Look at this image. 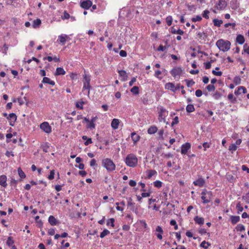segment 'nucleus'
Masks as SVG:
<instances>
[{
	"label": "nucleus",
	"mask_w": 249,
	"mask_h": 249,
	"mask_svg": "<svg viewBox=\"0 0 249 249\" xmlns=\"http://www.w3.org/2000/svg\"><path fill=\"white\" fill-rule=\"evenodd\" d=\"M102 166L109 172H111L115 170L116 165L112 160L109 158H106L102 160Z\"/></svg>",
	"instance_id": "nucleus-1"
},
{
	"label": "nucleus",
	"mask_w": 249,
	"mask_h": 249,
	"mask_svg": "<svg viewBox=\"0 0 249 249\" xmlns=\"http://www.w3.org/2000/svg\"><path fill=\"white\" fill-rule=\"evenodd\" d=\"M216 45L220 51L225 52L230 50L231 42L229 41L220 39L217 41Z\"/></svg>",
	"instance_id": "nucleus-2"
},
{
	"label": "nucleus",
	"mask_w": 249,
	"mask_h": 249,
	"mask_svg": "<svg viewBox=\"0 0 249 249\" xmlns=\"http://www.w3.org/2000/svg\"><path fill=\"white\" fill-rule=\"evenodd\" d=\"M125 164L129 167H135L138 164V159L133 154H128L125 159Z\"/></svg>",
	"instance_id": "nucleus-3"
},
{
	"label": "nucleus",
	"mask_w": 249,
	"mask_h": 249,
	"mask_svg": "<svg viewBox=\"0 0 249 249\" xmlns=\"http://www.w3.org/2000/svg\"><path fill=\"white\" fill-rule=\"evenodd\" d=\"M158 120L159 122L166 123V118L168 115V111L162 107H158Z\"/></svg>",
	"instance_id": "nucleus-4"
},
{
	"label": "nucleus",
	"mask_w": 249,
	"mask_h": 249,
	"mask_svg": "<svg viewBox=\"0 0 249 249\" xmlns=\"http://www.w3.org/2000/svg\"><path fill=\"white\" fill-rule=\"evenodd\" d=\"M201 198L202 200L203 204H206L210 202L213 198V195L211 191L204 190L201 193Z\"/></svg>",
	"instance_id": "nucleus-5"
},
{
	"label": "nucleus",
	"mask_w": 249,
	"mask_h": 249,
	"mask_svg": "<svg viewBox=\"0 0 249 249\" xmlns=\"http://www.w3.org/2000/svg\"><path fill=\"white\" fill-rule=\"evenodd\" d=\"M98 119V117L97 116L92 117L91 119V120H89L86 117L84 118V121L87 123L86 128L87 129H89L90 130H93L95 128V122Z\"/></svg>",
	"instance_id": "nucleus-6"
},
{
	"label": "nucleus",
	"mask_w": 249,
	"mask_h": 249,
	"mask_svg": "<svg viewBox=\"0 0 249 249\" xmlns=\"http://www.w3.org/2000/svg\"><path fill=\"white\" fill-rule=\"evenodd\" d=\"M90 76L89 75H87L85 73L83 75V90L85 89H88V93L89 94V89L90 88Z\"/></svg>",
	"instance_id": "nucleus-7"
},
{
	"label": "nucleus",
	"mask_w": 249,
	"mask_h": 249,
	"mask_svg": "<svg viewBox=\"0 0 249 249\" xmlns=\"http://www.w3.org/2000/svg\"><path fill=\"white\" fill-rule=\"evenodd\" d=\"M40 128L47 134H50L52 132V127L47 122L41 123L40 125Z\"/></svg>",
	"instance_id": "nucleus-8"
},
{
	"label": "nucleus",
	"mask_w": 249,
	"mask_h": 249,
	"mask_svg": "<svg viewBox=\"0 0 249 249\" xmlns=\"http://www.w3.org/2000/svg\"><path fill=\"white\" fill-rule=\"evenodd\" d=\"M170 73L174 78L179 77L182 74V70L180 67L174 68L171 71Z\"/></svg>",
	"instance_id": "nucleus-9"
},
{
	"label": "nucleus",
	"mask_w": 249,
	"mask_h": 249,
	"mask_svg": "<svg viewBox=\"0 0 249 249\" xmlns=\"http://www.w3.org/2000/svg\"><path fill=\"white\" fill-rule=\"evenodd\" d=\"M69 36L65 34H61L58 36L57 42L62 45H64L67 40H69Z\"/></svg>",
	"instance_id": "nucleus-10"
},
{
	"label": "nucleus",
	"mask_w": 249,
	"mask_h": 249,
	"mask_svg": "<svg viewBox=\"0 0 249 249\" xmlns=\"http://www.w3.org/2000/svg\"><path fill=\"white\" fill-rule=\"evenodd\" d=\"M155 234L156 235L157 238L160 240L162 239V234H163V230L160 226H158L155 231Z\"/></svg>",
	"instance_id": "nucleus-11"
},
{
	"label": "nucleus",
	"mask_w": 249,
	"mask_h": 249,
	"mask_svg": "<svg viewBox=\"0 0 249 249\" xmlns=\"http://www.w3.org/2000/svg\"><path fill=\"white\" fill-rule=\"evenodd\" d=\"M7 119L9 121V124L11 126H14L15 123L17 119V116L14 113H10L7 117Z\"/></svg>",
	"instance_id": "nucleus-12"
},
{
	"label": "nucleus",
	"mask_w": 249,
	"mask_h": 249,
	"mask_svg": "<svg viewBox=\"0 0 249 249\" xmlns=\"http://www.w3.org/2000/svg\"><path fill=\"white\" fill-rule=\"evenodd\" d=\"M207 37L206 34L202 32H197L196 33V39H197L199 42L205 41Z\"/></svg>",
	"instance_id": "nucleus-13"
},
{
	"label": "nucleus",
	"mask_w": 249,
	"mask_h": 249,
	"mask_svg": "<svg viewBox=\"0 0 249 249\" xmlns=\"http://www.w3.org/2000/svg\"><path fill=\"white\" fill-rule=\"evenodd\" d=\"M227 6V3L225 0H219L215 7L220 10H224Z\"/></svg>",
	"instance_id": "nucleus-14"
},
{
	"label": "nucleus",
	"mask_w": 249,
	"mask_h": 249,
	"mask_svg": "<svg viewBox=\"0 0 249 249\" xmlns=\"http://www.w3.org/2000/svg\"><path fill=\"white\" fill-rule=\"evenodd\" d=\"M92 2L91 0H87L81 2L80 6L84 9L88 10L92 6Z\"/></svg>",
	"instance_id": "nucleus-15"
},
{
	"label": "nucleus",
	"mask_w": 249,
	"mask_h": 249,
	"mask_svg": "<svg viewBox=\"0 0 249 249\" xmlns=\"http://www.w3.org/2000/svg\"><path fill=\"white\" fill-rule=\"evenodd\" d=\"M190 148L191 144L189 142H186L183 144L181 147V153L183 155H185Z\"/></svg>",
	"instance_id": "nucleus-16"
},
{
	"label": "nucleus",
	"mask_w": 249,
	"mask_h": 249,
	"mask_svg": "<svg viewBox=\"0 0 249 249\" xmlns=\"http://www.w3.org/2000/svg\"><path fill=\"white\" fill-rule=\"evenodd\" d=\"M205 183V179L202 178H199L193 182V184L195 186L202 187Z\"/></svg>",
	"instance_id": "nucleus-17"
},
{
	"label": "nucleus",
	"mask_w": 249,
	"mask_h": 249,
	"mask_svg": "<svg viewBox=\"0 0 249 249\" xmlns=\"http://www.w3.org/2000/svg\"><path fill=\"white\" fill-rule=\"evenodd\" d=\"M165 89L170 90L171 91L175 92L176 91V87L174 84L171 82L167 83L165 85Z\"/></svg>",
	"instance_id": "nucleus-18"
},
{
	"label": "nucleus",
	"mask_w": 249,
	"mask_h": 249,
	"mask_svg": "<svg viewBox=\"0 0 249 249\" xmlns=\"http://www.w3.org/2000/svg\"><path fill=\"white\" fill-rule=\"evenodd\" d=\"M241 92L243 93H246L247 90L246 88L243 86H239L237 88V90L234 91V94L236 95H239L241 93Z\"/></svg>",
	"instance_id": "nucleus-19"
},
{
	"label": "nucleus",
	"mask_w": 249,
	"mask_h": 249,
	"mask_svg": "<svg viewBox=\"0 0 249 249\" xmlns=\"http://www.w3.org/2000/svg\"><path fill=\"white\" fill-rule=\"evenodd\" d=\"M120 123V122L119 119H113L111 123V126L113 129L116 130L118 128Z\"/></svg>",
	"instance_id": "nucleus-20"
},
{
	"label": "nucleus",
	"mask_w": 249,
	"mask_h": 249,
	"mask_svg": "<svg viewBox=\"0 0 249 249\" xmlns=\"http://www.w3.org/2000/svg\"><path fill=\"white\" fill-rule=\"evenodd\" d=\"M7 177L5 175L0 176V185L3 187H6L7 184Z\"/></svg>",
	"instance_id": "nucleus-21"
},
{
	"label": "nucleus",
	"mask_w": 249,
	"mask_h": 249,
	"mask_svg": "<svg viewBox=\"0 0 249 249\" xmlns=\"http://www.w3.org/2000/svg\"><path fill=\"white\" fill-rule=\"evenodd\" d=\"M42 82L44 84H48L53 86L55 85V82L47 77H43Z\"/></svg>",
	"instance_id": "nucleus-22"
},
{
	"label": "nucleus",
	"mask_w": 249,
	"mask_h": 249,
	"mask_svg": "<svg viewBox=\"0 0 249 249\" xmlns=\"http://www.w3.org/2000/svg\"><path fill=\"white\" fill-rule=\"evenodd\" d=\"M131 137L134 144L139 141L140 139V136L137 135L135 132H133L131 134Z\"/></svg>",
	"instance_id": "nucleus-23"
},
{
	"label": "nucleus",
	"mask_w": 249,
	"mask_h": 249,
	"mask_svg": "<svg viewBox=\"0 0 249 249\" xmlns=\"http://www.w3.org/2000/svg\"><path fill=\"white\" fill-rule=\"evenodd\" d=\"M66 71L63 68L58 67L56 69V71L54 73L55 76H58L60 75H65Z\"/></svg>",
	"instance_id": "nucleus-24"
},
{
	"label": "nucleus",
	"mask_w": 249,
	"mask_h": 249,
	"mask_svg": "<svg viewBox=\"0 0 249 249\" xmlns=\"http://www.w3.org/2000/svg\"><path fill=\"white\" fill-rule=\"evenodd\" d=\"M48 221L52 226L56 225L58 224L56 219L53 215H50L49 217Z\"/></svg>",
	"instance_id": "nucleus-25"
},
{
	"label": "nucleus",
	"mask_w": 249,
	"mask_h": 249,
	"mask_svg": "<svg viewBox=\"0 0 249 249\" xmlns=\"http://www.w3.org/2000/svg\"><path fill=\"white\" fill-rule=\"evenodd\" d=\"M147 178L148 179L151 178L153 176L156 175L157 172L155 170H148L146 172Z\"/></svg>",
	"instance_id": "nucleus-26"
},
{
	"label": "nucleus",
	"mask_w": 249,
	"mask_h": 249,
	"mask_svg": "<svg viewBox=\"0 0 249 249\" xmlns=\"http://www.w3.org/2000/svg\"><path fill=\"white\" fill-rule=\"evenodd\" d=\"M171 33L173 34H178L179 35H182L184 34V31L180 29H178V30H176L175 28L173 27L171 28Z\"/></svg>",
	"instance_id": "nucleus-27"
},
{
	"label": "nucleus",
	"mask_w": 249,
	"mask_h": 249,
	"mask_svg": "<svg viewBox=\"0 0 249 249\" xmlns=\"http://www.w3.org/2000/svg\"><path fill=\"white\" fill-rule=\"evenodd\" d=\"M245 39L242 35H238L236 36V41L239 44L242 45L245 42Z\"/></svg>",
	"instance_id": "nucleus-28"
},
{
	"label": "nucleus",
	"mask_w": 249,
	"mask_h": 249,
	"mask_svg": "<svg viewBox=\"0 0 249 249\" xmlns=\"http://www.w3.org/2000/svg\"><path fill=\"white\" fill-rule=\"evenodd\" d=\"M194 220L196 223H197L200 225H203L204 223V219L203 217H200L198 216H196L194 217Z\"/></svg>",
	"instance_id": "nucleus-29"
},
{
	"label": "nucleus",
	"mask_w": 249,
	"mask_h": 249,
	"mask_svg": "<svg viewBox=\"0 0 249 249\" xmlns=\"http://www.w3.org/2000/svg\"><path fill=\"white\" fill-rule=\"evenodd\" d=\"M119 75L123 78L122 80L125 81L127 80V73L124 70H119L118 71Z\"/></svg>",
	"instance_id": "nucleus-30"
},
{
	"label": "nucleus",
	"mask_w": 249,
	"mask_h": 249,
	"mask_svg": "<svg viewBox=\"0 0 249 249\" xmlns=\"http://www.w3.org/2000/svg\"><path fill=\"white\" fill-rule=\"evenodd\" d=\"M158 131V128L155 125L151 126L147 130V132L149 134H154Z\"/></svg>",
	"instance_id": "nucleus-31"
},
{
	"label": "nucleus",
	"mask_w": 249,
	"mask_h": 249,
	"mask_svg": "<svg viewBox=\"0 0 249 249\" xmlns=\"http://www.w3.org/2000/svg\"><path fill=\"white\" fill-rule=\"evenodd\" d=\"M240 220V217L239 216H231V221L232 224L234 225L236 224Z\"/></svg>",
	"instance_id": "nucleus-32"
},
{
	"label": "nucleus",
	"mask_w": 249,
	"mask_h": 249,
	"mask_svg": "<svg viewBox=\"0 0 249 249\" xmlns=\"http://www.w3.org/2000/svg\"><path fill=\"white\" fill-rule=\"evenodd\" d=\"M226 178L227 179V180H228L229 182L231 183L233 182L235 180V178H234V177L232 175L229 173H227L226 174Z\"/></svg>",
	"instance_id": "nucleus-33"
},
{
	"label": "nucleus",
	"mask_w": 249,
	"mask_h": 249,
	"mask_svg": "<svg viewBox=\"0 0 249 249\" xmlns=\"http://www.w3.org/2000/svg\"><path fill=\"white\" fill-rule=\"evenodd\" d=\"M41 23V21L40 19L38 18L34 20L33 22L32 26L33 28H36L38 27Z\"/></svg>",
	"instance_id": "nucleus-34"
},
{
	"label": "nucleus",
	"mask_w": 249,
	"mask_h": 249,
	"mask_svg": "<svg viewBox=\"0 0 249 249\" xmlns=\"http://www.w3.org/2000/svg\"><path fill=\"white\" fill-rule=\"evenodd\" d=\"M186 111L188 113H191L195 111V108L193 104H189L186 107Z\"/></svg>",
	"instance_id": "nucleus-35"
},
{
	"label": "nucleus",
	"mask_w": 249,
	"mask_h": 249,
	"mask_svg": "<svg viewBox=\"0 0 249 249\" xmlns=\"http://www.w3.org/2000/svg\"><path fill=\"white\" fill-rule=\"evenodd\" d=\"M131 92H132L133 94L138 95L140 93L139 88L137 86H134L130 89Z\"/></svg>",
	"instance_id": "nucleus-36"
},
{
	"label": "nucleus",
	"mask_w": 249,
	"mask_h": 249,
	"mask_svg": "<svg viewBox=\"0 0 249 249\" xmlns=\"http://www.w3.org/2000/svg\"><path fill=\"white\" fill-rule=\"evenodd\" d=\"M213 21L214 25L218 27H220L221 25L223 23V21L222 20H219L216 18L213 19Z\"/></svg>",
	"instance_id": "nucleus-37"
},
{
	"label": "nucleus",
	"mask_w": 249,
	"mask_h": 249,
	"mask_svg": "<svg viewBox=\"0 0 249 249\" xmlns=\"http://www.w3.org/2000/svg\"><path fill=\"white\" fill-rule=\"evenodd\" d=\"M135 205V203L132 202V198L130 197L127 202V206L129 207L131 210H133Z\"/></svg>",
	"instance_id": "nucleus-38"
},
{
	"label": "nucleus",
	"mask_w": 249,
	"mask_h": 249,
	"mask_svg": "<svg viewBox=\"0 0 249 249\" xmlns=\"http://www.w3.org/2000/svg\"><path fill=\"white\" fill-rule=\"evenodd\" d=\"M237 149V146L234 143H232L229 146V150L231 151V153H233L234 151H235Z\"/></svg>",
	"instance_id": "nucleus-39"
},
{
	"label": "nucleus",
	"mask_w": 249,
	"mask_h": 249,
	"mask_svg": "<svg viewBox=\"0 0 249 249\" xmlns=\"http://www.w3.org/2000/svg\"><path fill=\"white\" fill-rule=\"evenodd\" d=\"M233 81L235 85H238L241 83V79L239 76H236L234 77Z\"/></svg>",
	"instance_id": "nucleus-40"
},
{
	"label": "nucleus",
	"mask_w": 249,
	"mask_h": 249,
	"mask_svg": "<svg viewBox=\"0 0 249 249\" xmlns=\"http://www.w3.org/2000/svg\"><path fill=\"white\" fill-rule=\"evenodd\" d=\"M18 172L19 176L21 179L25 178L26 175L20 167H19L18 169Z\"/></svg>",
	"instance_id": "nucleus-41"
},
{
	"label": "nucleus",
	"mask_w": 249,
	"mask_h": 249,
	"mask_svg": "<svg viewBox=\"0 0 249 249\" xmlns=\"http://www.w3.org/2000/svg\"><path fill=\"white\" fill-rule=\"evenodd\" d=\"M85 104L84 101H79L77 102L75 104V106L77 108H78L80 109H83V105Z\"/></svg>",
	"instance_id": "nucleus-42"
},
{
	"label": "nucleus",
	"mask_w": 249,
	"mask_h": 249,
	"mask_svg": "<svg viewBox=\"0 0 249 249\" xmlns=\"http://www.w3.org/2000/svg\"><path fill=\"white\" fill-rule=\"evenodd\" d=\"M185 81L186 82L187 86L188 88L192 87L195 84V82L193 80L185 79Z\"/></svg>",
	"instance_id": "nucleus-43"
},
{
	"label": "nucleus",
	"mask_w": 249,
	"mask_h": 249,
	"mask_svg": "<svg viewBox=\"0 0 249 249\" xmlns=\"http://www.w3.org/2000/svg\"><path fill=\"white\" fill-rule=\"evenodd\" d=\"M110 233V231L107 230V229H105L101 233H100V237L101 238H103L104 237H105L106 235L109 234Z\"/></svg>",
	"instance_id": "nucleus-44"
},
{
	"label": "nucleus",
	"mask_w": 249,
	"mask_h": 249,
	"mask_svg": "<svg viewBox=\"0 0 249 249\" xmlns=\"http://www.w3.org/2000/svg\"><path fill=\"white\" fill-rule=\"evenodd\" d=\"M14 244V241L12 237L10 236L7 238V240L6 241V244L9 246H12Z\"/></svg>",
	"instance_id": "nucleus-45"
},
{
	"label": "nucleus",
	"mask_w": 249,
	"mask_h": 249,
	"mask_svg": "<svg viewBox=\"0 0 249 249\" xmlns=\"http://www.w3.org/2000/svg\"><path fill=\"white\" fill-rule=\"evenodd\" d=\"M114 222H115V219L113 218H111L107 220V226L110 225L112 228H114L115 226Z\"/></svg>",
	"instance_id": "nucleus-46"
},
{
	"label": "nucleus",
	"mask_w": 249,
	"mask_h": 249,
	"mask_svg": "<svg viewBox=\"0 0 249 249\" xmlns=\"http://www.w3.org/2000/svg\"><path fill=\"white\" fill-rule=\"evenodd\" d=\"M154 187L160 188L162 186V182L160 180H156L153 182Z\"/></svg>",
	"instance_id": "nucleus-47"
},
{
	"label": "nucleus",
	"mask_w": 249,
	"mask_h": 249,
	"mask_svg": "<svg viewBox=\"0 0 249 249\" xmlns=\"http://www.w3.org/2000/svg\"><path fill=\"white\" fill-rule=\"evenodd\" d=\"M236 229L237 231H245V228L243 225L239 224L236 227Z\"/></svg>",
	"instance_id": "nucleus-48"
},
{
	"label": "nucleus",
	"mask_w": 249,
	"mask_h": 249,
	"mask_svg": "<svg viewBox=\"0 0 249 249\" xmlns=\"http://www.w3.org/2000/svg\"><path fill=\"white\" fill-rule=\"evenodd\" d=\"M200 246L201 248L207 249L208 248V246H210V244L208 242H207L205 241H203L201 243Z\"/></svg>",
	"instance_id": "nucleus-49"
},
{
	"label": "nucleus",
	"mask_w": 249,
	"mask_h": 249,
	"mask_svg": "<svg viewBox=\"0 0 249 249\" xmlns=\"http://www.w3.org/2000/svg\"><path fill=\"white\" fill-rule=\"evenodd\" d=\"M172 21H173V19H172V17L171 16H169L166 17V22L168 26H169L171 25V24L172 23Z\"/></svg>",
	"instance_id": "nucleus-50"
},
{
	"label": "nucleus",
	"mask_w": 249,
	"mask_h": 249,
	"mask_svg": "<svg viewBox=\"0 0 249 249\" xmlns=\"http://www.w3.org/2000/svg\"><path fill=\"white\" fill-rule=\"evenodd\" d=\"M191 20L194 22H195L196 21H200L202 20V18L200 16L197 15L195 17L192 18Z\"/></svg>",
	"instance_id": "nucleus-51"
},
{
	"label": "nucleus",
	"mask_w": 249,
	"mask_h": 249,
	"mask_svg": "<svg viewBox=\"0 0 249 249\" xmlns=\"http://www.w3.org/2000/svg\"><path fill=\"white\" fill-rule=\"evenodd\" d=\"M236 209L238 213H240L243 211V207L242 206L241 203L239 202L236 205Z\"/></svg>",
	"instance_id": "nucleus-52"
},
{
	"label": "nucleus",
	"mask_w": 249,
	"mask_h": 249,
	"mask_svg": "<svg viewBox=\"0 0 249 249\" xmlns=\"http://www.w3.org/2000/svg\"><path fill=\"white\" fill-rule=\"evenodd\" d=\"M179 123V119L178 116L175 117L173 121L171 123V126H174V125L177 124Z\"/></svg>",
	"instance_id": "nucleus-53"
},
{
	"label": "nucleus",
	"mask_w": 249,
	"mask_h": 249,
	"mask_svg": "<svg viewBox=\"0 0 249 249\" xmlns=\"http://www.w3.org/2000/svg\"><path fill=\"white\" fill-rule=\"evenodd\" d=\"M209 13H210V12L209 10H204L202 14L203 17L205 18L206 19L209 18Z\"/></svg>",
	"instance_id": "nucleus-54"
},
{
	"label": "nucleus",
	"mask_w": 249,
	"mask_h": 249,
	"mask_svg": "<svg viewBox=\"0 0 249 249\" xmlns=\"http://www.w3.org/2000/svg\"><path fill=\"white\" fill-rule=\"evenodd\" d=\"M228 98L232 103H234L235 101H236V98L233 97V95L232 93L229 94L228 95Z\"/></svg>",
	"instance_id": "nucleus-55"
},
{
	"label": "nucleus",
	"mask_w": 249,
	"mask_h": 249,
	"mask_svg": "<svg viewBox=\"0 0 249 249\" xmlns=\"http://www.w3.org/2000/svg\"><path fill=\"white\" fill-rule=\"evenodd\" d=\"M54 170H52L50 171V175L48 177V178L49 180H52L54 178Z\"/></svg>",
	"instance_id": "nucleus-56"
},
{
	"label": "nucleus",
	"mask_w": 249,
	"mask_h": 249,
	"mask_svg": "<svg viewBox=\"0 0 249 249\" xmlns=\"http://www.w3.org/2000/svg\"><path fill=\"white\" fill-rule=\"evenodd\" d=\"M206 89L209 91H214L215 89L214 86L213 85H209L206 87Z\"/></svg>",
	"instance_id": "nucleus-57"
},
{
	"label": "nucleus",
	"mask_w": 249,
	"mask_h": 249,
	"mask_svg": "<svg viewBox=\"0 0 249 249\" xmlns=\"http://www.w3.org/2000/svg\"><path fill=\"white\" fill-rule=\"evenodd\" d=\"M140 223L141 224L142 226L143 227L144 229H147L148 228L147 225L145 220H140Z\"/></svg>",
	"instance_id": "nucleus-58"
},
{
	"label": "nucleus",
	"mask_w": 249,
	"mask_h": 249,
	"mask_svg": "<svg viewBox=\"0 0 249 249\" xmlns=\"http://www.w3.org/2000/svg\"><path fill=\"white\" fill-rule=\"evenodd\" d=\"M70 18V14L66 11H64L63 15L61 17L62 19H69Z\"/></svg>",
	"instance_id": "nucleus-59"
},
{
	"label": "nucleus",
	"mask_w": 249,
	"mask_h": 249,
	"mask_svg": "<svg viewBox=\"0 0 249 249\" xmlns=\"http://www.w3.org/2000/svg\"><path fill=\"white\" fill-rule=\"evenodd\" d=\"M161 74V72L160 71V70H157L155 71V76L157 78L160 79H162V77H160V75Z\"/></svg>",
	"instance_id": "nucleus-60"
},
{
	"label": "nucleus",
	"mask_w": 249,
	"mask_h": 249,
	"mask_svg": "<svg viewBox=\"0 0 249 249\" xmlns=\"http://www.w3.org/2000/svg\"><path fill=\"white\" fill-rule=\"evenodd\" d=\"M151 194V192L150 191H149L148 192H142L141 195L142 196V197H147L150 196Z\"/></svg>",
	"instance_id": "nucleus-61"
},
{
	"label": "nucleus",
	"mask_w": 249,
	"mask_h": 249,
	"mask_svg": "<svg viewBox=\"0 0 249 249\" xmlns=\"http://www.w3.org/2000/svg\"><path fill=\"white\" fill-rule=\"evenodd\" d=\"M211 144V143H208L207 142H204L202 145L204 147V151H206L207 148H210Z\"/></svg>",
	"instance_id": "nucleus-62"
},
{
	"label": "nucleus",
	"mask_w": 249,
	"mask_h": 249,
	"mask_svg": "<svg viewBox=\"0 0 249 249\" xmlns=\"http://www.w3.org/2000/svg\"><path fill=\"white\" fill-rule=\"evenodd\" d=\"M167 48L166 46H162L161 45H160L159 47L157 49V50L158 51H162V52H163L165 50H166Z\"/></svg>",
	"instance_id": "nucleus-63"
},
{
	"label": "nucleus",
	"mask_w": 249,
	"mask_h": 249,
	"mask_svg": "<svg viewBox=\"0 0 249 249\" xmlns=\"http://www.w3.org/2000/svg\"><path fill=\"white\" fill-rule=\"evenodd\" d=\"M3 50L2 51L3 53H4L5 55L7 54V52L8 50V46L6 44H4L3 46Z\"/></svg>",
	"instance_id": "nucleus-64"
}]
</instances>
